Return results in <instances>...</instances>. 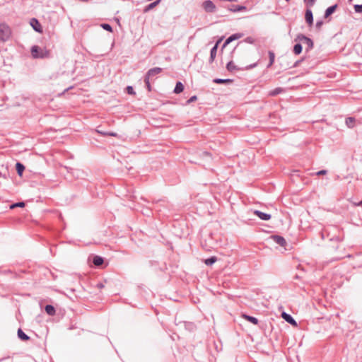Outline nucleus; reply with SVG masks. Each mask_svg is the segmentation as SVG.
I'll list each match as a JSON object with an SVG mask.
<instances>
[{"instance_id":"f257e3e1","label":"nucleus","mask_w":362,"mask_h":362,"mask_svg":"<svg viewBox=\"0 0 362 362\" xmlns=\"http://www.w3.org/2000/svg\"><path fill=\"white\" fill-rule=\"evenodd\" d=\"M31 54L35 59H44L50 57V52L45 48H41L37 45H33L31 47Z\"/></svg>"},{"instance_id":"f03ea898","label":"nucleus","mask_w":362,"mask_h":362,"mask_svg":"<svg viewBox=\"0 0 362 362\" xmlns=\"http://www.w3.org/2000/svg\"><path fill=\"white\" fill-rule=\"evenodd\" d=\"M12 35L11 28L6 23H0V41L5 42L8 41Z\"/></svg>"},{"instance_id":"7ed1b4c3","label":"nucleus","mask_w":362,"mask_h":362,"mask_svg":"<svg viewBox=\"0 0 362 362\" xmlns=\"http://www.w3.org/2000/svg\"><path fill=\"white\" fill-rule=\"evenodd\" d=\"M295 40L300 41L305 44L307 45L306 52H308L313 48L314 43L313 40L303 34H298Z\"/></svg>"},{"instance_id":"20e7f679","label":"nucleus","mask_w":362,"mask_h":362,"mask_svg":"<svg viewBox=\"0 0 362 362\" xmlns=\"http://www.w3.org/2000/svg\"><path fill=\"white\" fill-rule=\"evenodd\" d=\"M202 7L206 13H214L216 11V6L211 0H206L203 1Z\"/></svg>"},{"instance_id":"39448f33","label":"nucleus","mask_w":362,"mask_h":362,"mask_svg":"<svg viewBox=\"0 0 362 362\" xmlns=\"http://www.w3.org/2000/svg\"><path fill=\"white\" fill-rule=\"evenodd\" d=\"M305 20L307 24L310 27L313 24V14L310 7H306L305 13Z\"/></svg>"},{"instance_id":"423d86ee","label":"nucleus","mask_w":362,"mask_h":362,"mask_svg":"<svg viewBox=\"0 0 362 362\" xmlns=\"http://www.w3.org/2000/svg\"><path fill=\"white\" fill-rule=\"evenodd\" d=\"M243 36V33H235V34H233L232 35H230V37H228L224 42L223 46H222V49L225 48L228 44H230L231 42H233V40H238V39H240Z\"/></svg>"},{"instance_id":"0eeeda50","label":"nucleus","mask_w":362,"mask_h":362,"mask_svg":"<svg viewBox=\"0 0 362 362\" xmlns=\"http://www.w3.org/2000/svg\"><path fill=\"white\" fill-rule=\"evenodd\" d=\"M221 39L218 40L216 44L214 45V46L211 49V51H210V57H209V63H212L216 57V53H217V50H218V45L219 43L221 42Z\"/></svg>"},{"instance_id":"6e6552de","label":"nucleus","mask_w":362,"mask_h":362,"mask_svg":"<svg viewBox=\"0 0 362 362\" xmlns=\"http://www.w3.org/2000/svg\"><path fill=\"white\" fill-rule=\"evenodd\" d=\"M162 71V69L160 67H154L152 69H150L146 74L145 76L148 77V78H152L153 77L156 76V75L159 74Z\"/></svg>"},{"instance_id":"1a4fd4ad","label":"nucleus","mask_w":362,"mask_h":362,"mask_svg":"<svg viewBox=\"0 0 362 362\" xmlns=\"http://www.w3.org/2000/svg\"><path fill=\"white\" fill-rule=\"evenodd\" d=\"M272 238L276 244L281 247H284L286 245L285 238L281 235H274L272 236Z\"/></svg>"},{"instance_id":"9d476101","label":"nucleus","mask_w":362,"mask_h":362,"mask_svg":"<svg viewBox=\"0 0 362 362\" xmlns=\"http://www.w3.org/2000/svg\"><path fill=\"white\" fill-rule=\"evenodd\" d=\"M253 213L254 214L257 215L261 220L263 221H268L272 217L271 214L262 212L259 210H255Z\"/></svg>"},{"instance_id":"9b49d317","label":"nucleus","mask_w":362,"mask_h":362,"mask_svg":"<svg viewBox=\"0 0 362 362\" xmlns=\"http://www.w3.org/2000/svg\"><path fill=\"white\" fill-rule=\"evenodd\" d=\"M338 7V5L336 4H334L329 7H328L326 10H325V14H324V18H329L332 13H334L335 12V11L337 10Z\"/></svg>"},{"instance_id":"f8f14e48","label":"nucleus","mask_w":362,"mask_h":362,"mask_svg":"<svg viewBox=\"0 0 362 362\" xmlns=\"http://www.w3.org/2000/svg\"><path fill=\"white\" fill-rule=\"evenodd\" d=\"M241 317H242L243 319H245V320H247L248 322H250L252 323L253 325H258V323H259V320H258V319H257V317H255L248 315H247V314H245V313H243V314L241 315Z\"/></svg>"},{"instance_id":"ddd939ff","label":"nucleus","mask_w":362,"mask_h":362,"mask_svg":"<svg viewBox=\"0 0 362 362\" xmlns=\"http://www.w3.org/2000/svg\"><path fill=\"white\" fill-rule=\"evenodd\" d=\"M282 317L289 324H291L292 325H297L296 321L293 319V317L291 315L286 313H283Z\"/></svg>"},{"instance_id":"4468645a","label":"nucleus","mask_w":362,"mask_h":362,"mask_svg":"<svg viewBox=\"0 0 362 362\" xmlns=\"http://www.w3.org/2000/svg\"><path fill=\"white\" fill-rule=\"evenodd\" d=\"M226 69L228 71L230 72H233L234 71H240V70H243V69H241V68H238L236 65H235V64L233 63V61H230L227 64H226Z\"/></svg>"},{"instance_id":"2eb2a0df","label":"nucleus","mask_w":362,"mask_h":362,"mask_svg":"<svg viewBox=\"0 0 362 362\" xmlns=\"http://www.w3.org/2000/svg\"><path fill=\"white\" fill-rule=\"evenodd\" d=\"M32 27L33 28V29L38 32V33H40L42 32V28H41V25L40 24V23L38 22V21L35 18H33L31 20V23H30Z\"/></svg>"},{"instance_id":"dca6fc26","label":"nucleus","mask_w":362,"mask_h":362,"mask_svg":"<svg viewBox=\"0 0 362 362\" xmlns=\"http://www.w3.org/2000/svg\"><path fill=\"white\" fill-rule=\"evenodd\" d=\"M92 262L95 266L100 267L103 264L104 259L102 257L95 255L93 257Z\"/></svg>"},{"instance_id":"f3484780","label":"nucleus","mask_w":362,"mask_h":362,"mask_svg":"<svg viewBox=\"0 0 362 362\" xmlns=\"http://www.w3.org/2000/svg\"><path fill=\"white\" fill-rule=\"evenodd\" d=\"M17 334L18 338L22 341H25L30 339V337L28 336L25 333H24V332L21 328L18 329Z\"/></svg>"},{"instance_id":"a211bd4d","label":"nucleus","mask_w":362,"mask_h":362,"mask_svg":"<svg viewBox=\"0 0 362 362\" xmlns=\"http://www.w3.org/2000/svg\"><path fill=\"white\" fill-rule=\"evenodd\" d=\"M45 310L50 316H53L56 313V310L52 305H46L45 307Z\"/></svg>"},{"instance_id":"6ab92c4d","label":"nucleus","mask_w":362,"mask_h":362,"mask_svg":"<svg viewBox=\"0 0 362 362\" xmlns=\"http://www.w3.org/2000/svg\"><path fill=\"white\" fill-rule=\"evenodd\" d=\"M183 90H184V85L182 84V83L180 81H177L176 83V85H175L173 92L176 94H179V93H182L183 91Z\"/></svg>"},{"instance_id":"aec40b11","label":"nucleus","mask_w":362,"mask_h":362,"mask_svg":"<svg viewBox=\"0 0 362 362\" xmlns=\"http://www.w3.org/2000/svg\"><path fill=\"white\" fill-rule=\"evenodd\" d=\"M233 81L229 78H214L213 82L217 84L230 83Z\"/></svg>"},{"instance_id":"412c9836","label":"nucleus","mask_w":362,"mask_h":362,"mask_svg":"<svg viewBox=\"0 0 362 362\" xmlns=\"http://www.w3.org/2000/svg\"><path fill=\"white\" fill-rule=\"evenodd\" d=\"M16 170L19 176H21L23 175V173L25 170V166L23 164H22L20 162H17L16 164Z\"/></svg>"},{"instance_id":"4be33fe9","label":"nucleus","mask_w":362,"mask_h":362,"mask_svg":"<svg viewBox=\"0 0 362 362\" xmlns=\"http://www.w3.org/2000/svg\"><path fill=\"white\" fill-rule=\"evenodd\" d=\"M246 7L245 6H240V5H232L229 10L232 12H239L243 10H245Z\"/></svg>"},{"instance_id":"5701e85b","label":"nucleus","mask_w":362,"mask_h":362,"mask_svg":"<svg viewBox=\"0 0 362 362\" xmlns=\"http://www.w3.org/2000/svg\"><path fill=\"white\" fill-rule=\"evenodd\" d=\"M161 0H156L151 4H149L148 5H147L145 8H144V12H148L150 10L153 9L154 7H156L160 1Z\"/></svg>"},{"instance_id":"b1692460","label":"nucleus","mask_w":362,"mask_h":362,"mask_svg":"<svg viewBox=\"0 0 362 362\" xmlns=\"http://www.w3.org/2000/svg\"><path fill=\"white\" fill-rule=\"evenodd\" d=\"M268 54H269V62L267 65V68H269L272 66V64H274V60H275V54L273 51L272 50H269L268 52Z\"/></svg>"},{"instance_id":"393cba45","label":"nucleus","mask_w":362,"mask_h":362,"mask_svg":"<svg viewBox=\"0 0 362 362\" xmlns=\"http://www.w3.org/2000/svg\"><path fill=\"white\" fill-rule=\"evenodd\" d=\"M303 47L300 43H296L293 46V53L296 55L300 54L302 52Z\"/></svg>"},{"instance_id":"a878e982","label":"nucleus","mask_w":362,"mask_h":362,"mask_svg":"<svg viewBox=\"0 0 362 362\" xmlns=\"http://www.w3.org/2000/svg\"><path fill=\"white\" fill-rule=\"evenodd\" d=\"M217 261V257H215V256H213V257H211L208 259H206L204 260V263L207 265V266H211L213 264H214Z\"/></svg>"},{"instance_id":"bb28decb","label":"nucleus","mask_w":362,"mask_h":362,"mask_svg":"<svg viewBox=\"0 0 362 362\" xmlns=\"http://www.w3.org/2000/svg\"><path fill=\"white\" fill-rule=\"evenodd\" d=\"M346 122V124L347 125L348 127L352 128L354 126L355 118L354 117H347L346 119V122Z\"/></svg>"},{"instance_id":"cd10ccee","label":"nucleus","mask_w":362,"mask_h":362,"mask_svg":"<svg viewBox=\"0 0 362 362\" xmlns=\"http://www.w3.org/2000/svg\"><path fill=\"white\" fill-rule=\"evenodd\" d=\"M284 91V89L282 88H276L273 90L271 91L270 95L272 96L277 95L278 94L282 93Z\"/></svg>"},{"instance_id":"c85d7f7f","label":"nucleus","mask_w":362,"mask_h":362,"mask_svg":"<svg viewBox=\"0 0 362 362\" xmlns=\"http://www.w3.org/2000/svg\"><path fill=\"white\" fill-rule=\"evenodd\" d=\"M25 206V203L23 202H16V203H14V204H12L11 206H10V209H13L16 207H24Z\"/></svg>"},{"instance_id":"c756f323","label":"nucleus","mask_w":362,"mask_h":362,"mask_svg":"<svg viewBox=\"0 0 362 362\" xmlns=\"http://www.w3.org/2000/svg\"><path fill=\"white\" fill-rule=\"evenodd\" d=\"M303 1H304L305 5L306 6V7H310V8H312L316 2V0H303Z\"/></svg>"},{"instance_id":"7c9ffc66","label":"nucleus","mask_w":362,"mask_h":362,"mask_svg":"<svg viewBox=\"0 0 362 362\" xmlns=\"http://www.w3.org/2000/svg\"><path fill=\"white\" fill-rule=\"evenodd\" d=\"M101 27L108 32H112V27L108 23H103L101 24Z\"/></svg>"},{"instance_id":"2f4dec72","label":"nucleus","mask_w":362,"mask_h":362,"mask_svg":"<svg viewBox=\"0 0 362 362\" xmlns=\"http://www.w3.org/2000/svg\"><path fill=\"white\" fill-rule=\"evenodd\" d=\"M166 202L164 200V199H161L160 201H158V202H156V209L158 210V211H161V209H160V205L161 206H164V205H166Z\"/></svg>"},{"instance_id":"473e14b6","label":"nucleus","mask_w":362,"mask_h":362,"mask_svg":"<svg viewBox=\"0 0 362 362\" xmlns=\"http://www.w3.org/2000/svg\"><path fill=\"white\" fill-rule=\"evenodd\" d=\"M144 82L146 83V88H147L148 90L151 91V84H150V78H148V77L144 76Z\"/></svg>"},{"instance_id":"72a5a7b5","label":"nucleus","mask_w":362,"mask_h":362,"mask_svg":"<svg viewBox=\"0 0 362 362\" xmlns=\"http://www.w3.org/2000/svg\"><path fill=\"white\" fill-rule=\"evenodd\" d=\"M324 22L322 20H317L315 23V28L317 30H320Z\"/></svg>"},{"instance_id":"f704fd0d","label":"nucleus","mask_w":362,"mask_h":362,"mask_svg":"<svg viewBox=\"0 0 362 362\" xmlns=\"http://www.w3.org/2000/svg\"><path fill=\"white\" fill-rule=\"evenodd\" d=\"M126 89H127V92L128 94H129V95H135L136 94L132 86H128Z\"/></svg>"},{"instance_id":"c9c22d12","label":"nucleus","mask_w":362,"mask_h":362,"mask_svg":"<svg viewBox=\"0 0 362 362\" xmlns=\"http://www.w3.org/2000/svg\"><path fill=\"white\" fill-rule=\"evenodd\" d=\"M185 327L189 330H194L195 329V325L192 322L185 323Z\"/></svg>"},{"instance_id":"e433bc0d","label":"nucleus","mask_w":362,"mask_h":362,"mask_svg":"<svg viewBox=\"0 0 362 362\" xmlns=\"http://www.w3.org/2000/svg\"><path fill=\"white\" fill-rule=\"evenodd\" d=\"M354 10H355L356 13H361L362 12V4L354 5Z\"/></svg>"},{"instance_id":"4c0bfd02","label":"nucleus","mask_w":362,"mask_h":362,"mask_svg":"<svg viewBox=\"0 0 362 362\" xmlns=\"http://www.w3.org/2000/svg\"><path fill=\"white\" fill-rule=\"evenodd\" d=\"M100 133L103 135L111 136H114V137H116L117 135V133H115V132H100Z\"/></svg>"},{"instance_id":"58836bf2","label":"nucleus","mask_w":362,"mask_h":362,"mask_svg":"<svg viewBox=\"0 0 362 362\" xmlns=\"http://www.w3.org/2000/svg\"><path fill=\"white\" fill-rule=\"evenodd\" d=\"M257 66V62H255L254 64H251L247 66L244 69H245V70L252 69L256 67Z\"/></svg>"},{"instance_id":"ea45409f","label":"nucleus","mask_w":362,"mask_h":362,"mask_svg":"<svg viewBox=\"0 0 362 362\" xmlns=\"http://www.w3.org/2000/svg\"><path fill=\"white\" fill-rule=\"evenodd\" d=\"M327 173V171L326 170H321L316 172L315 175L317 176H320V175H326Z\"/></svg>"},{"instance_id":"a19ab883","label":"nucleus","mask_w":362,"mask_h":362,"mask_svg":"<svg viewBox=\"0 0 362 362\" xmlns=\"http://www.w3.org/2000/svg\"><path fill=\"white\" fill-rule=\"evenodd\" d=\"M304 60V58H302L299 60H297L293 65V68H296V67H298L299 66V65L300 64V63Z\"/></svg>"},{"instance_id":"79ce46f5","label":"nucleus","mask_w":362,"mask_h":362,"mask_svg":"<svg viewBox=\"0 0 362 362\" xmlns=\"http://www.w3.org/2000/svg\"><path fill=\"white\" fill-rule=\"evenodd\" d=\"M245 42L252 44L254 42V39L252 37H247L245 39Z\"/></svg>"},{"instance_id":"37998d69","label":"nucleus","mask_w":362,"mask_h":362,"mask_svg":"<svg viewBox=\"0 0 362 362\" xmlns=\"http://www.w3.org/2000/svg\"><path fill=\"white\" fill-rule=\"evenodd\" d=\"M197 98L196 95H193L192 97L189 98V99H188L187 100V103H191L192 102H194L195 100H197Z\"/></svg>"},{"instance_id":"c03bdc74","label":"nucleus","mask_w":362,"mask_h":362,"mask_svg":"<svg viewBox=\"0 0 362 362\" xmlns=\"http://www.w3.org/2000/svg\"><path fill=\"white\" fill-rule=\"evenodd\" d=\"M354 204L355 206H361V205H362V200L358 202H354Z\"/></svg>"},{"instance_id":"a18cd8bd","label":"nucleus","mask_w":362,"mask_h":362,"mask_svg":"<svg viewBox=\"0 0 362 362\" xmlns=\"http://www.w3.org/2000/svg\"><path fill=\"white\" fill-rule=\"evenodd\" d=\"M99 286L100 287H103V285L100 284H99Z\"/></svg>"},{"instance_id":"49530a36","label":"nucleus","mask_w":362,"mask_h":362,"mask_svg":"<svg viewBox=\"0 0 362 362\" xmlns=\"http://www.w3.org/2000/svg\"><path fill=\"white\" fill-rule=\"evenodd\" d=\"M349 3H351L353 0H348Z\"/></svg>"},{"instance_id":"de8ad7c7","label":"nucleus","mask_w":362,"mask_h":362,"mask_svg":"<svg viewBox=\"0 0 362 362\" xmlns=\"http://www.w3.org/2000/svg\"><path fill=\"white\" fill-rule=\"evenodd\" d=\"M287 2H288L290 0H286Z\"/></svg>"}]
</instances>
